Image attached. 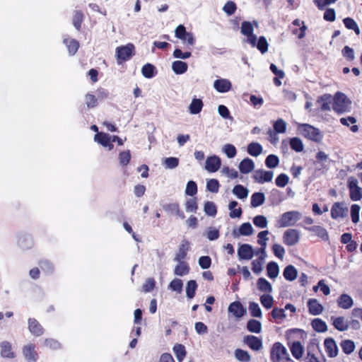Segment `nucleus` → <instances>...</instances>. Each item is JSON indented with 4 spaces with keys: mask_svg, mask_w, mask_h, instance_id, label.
<instances>
[{
    "mask_svg": "<svg viewBox=\"0 0 362 362\" xmlns=\"http://www.w3.org/2000/svg\"><path fill=\"white\" fill-rule=\"evenodd\" d=\"M119 161L122 166H126L129 164L131 159V153L129 150L124 151L119 154Z\"/></svg>",
    "mask_w": 362,
    "mask_h": 362,
    "instance_id": "obj_60",
    "label": "nucleus"
},
{
    "mask_svg": "<svg viewBox=\"0 0 362 362\" xmlns=\"http://www.w3.org/2000/svg\"><path fill=\"white\" fill-rule=\"evenodd\" d=\"M228 312L234 317H243L246 313V310L239 301H235L228 306Z\"/></svg>",
    "mask_w": 362,
    "mask_h": 362,
    "instance_id": "obj_18",
    "label": "nucleus"
},
{
    "mask_svg": "<svg viewBox=\"0 0 362 362\" xmlns=\"http://www.w3.org/2000/svg\"><path fill=\"white\" fill-rule=\"evenodd\" d=\"M258 289L263 292L270 293L272 291L271 284L264 278H259L257 280Z\"/></svg>",
    "mask_w": 362,
    "mask_h": 362,
    "instance_id": "obj_48",
    "label": "nucleus"
},
{
    "mask_svg": "<svg viewBox=\"0 0 362 362\" xmlns=\"http://www.w3.org/2000/svg\"><path fill=\"white\" fill-rule=\"evenodd\" d=\"M232 192L240 199H246L249 194V190L242 185H235L233 187Z\"/></svg>",
    "mask_w": 362,
    "mask_h": 362,
    "instance_id": "obj_35",
    "label": "nucleus"
},
{
    "mask_svg": "<svg viewBox=\"0 0 362 362\" xmlns=\"http://www.w3.org/2000/svg\"><path fill=\"white\" fill-rule=\"evenodd\" d=\"M298 275V271L293 265H288L283 272L284 277L289 281H294Z\"/></svg>",
    "mask_w": 362,
    "mask_h": 362,
    "instance_id": "obj_31",
    "label": "nucleus"
},
{
    "mask_svg": "<svg viewBox=\"0 0 362 362\" xmlns=\"http://www.w3.org/2000/svg\"><path fill=\"white\" fill-rule=\"evenodd\" d=\"M305 228L310 232L314 233L325 241L329 240V235L327 230L320 226H313L311 227H306Z\"/></svg>",
    "mask_w": 362,
    "mask_h": 362,
    "instance_id": "obj_24",
    "label": "nucleus"
},
{
    "mask_svg": "<svg viewBox=\"0 0 362 362\" xmlns=\"http://www.w3.org/2000/svg\"><path fill=\"white\" fill-rule=\"evenodd\" d=\"M236 358L241 362H249L250 361V355L247 351L238 349L235 351Z\"/></svg>",
    "mask_w": 362,
    "mask_h": 362,
    "instance_id": "obj_55",
    "label": "nucleus"
},
{
    "mask_svg": "<svg viewBox=\"0 0 362 362\" xmlns=\"http://www.w3.org/2000/svg\"><path fill=\"white\" fill-rule=\"evenodd\" d=\"M238 256L240 260H250L254 256L252 247L249 244L240 245L238 250Z\"/></svg>",
    "mask_w": 362,
    "mask_h": 362,
    "instance_id": "obj_14",
    "label": "nucleus"
},
{
    "mask_svg": "<svg viewBox=\"0 0 362 362\" xmlns=\"http://www.w3.org/2000/svg\"><path fill=\"white\" fill-rule=\"evenodd\" d=\"M263 151L262 145L258 142H251L247 146V153L254 157L259 156Z\"/></svg>",
    "mask_w": 362,
    "mask_h": 362,
    "instance_id": "obj_34",
    "label": "nucleus"
},
{
    "mask_svg": "<svg viewBox=\"0 0 362 362\" xmlns=\"http://www.w3.org/2000/svg\"><path fill=\"white\" fill-rule=\"evenodd\" d=\"M222 151L226 155L228 158H234L237 154V149L234 145L227 144L223 146Z\"/></svg>",
    "mask_w": 362,
    "mask_h": 362,
    "instance_id": "obj_52",
    "label": "nucleus"
},
{
    "mask_svg": "<svg viewBox=\"0 0 362 362\" xmlns=\"http://www.w3.org/2000/svg\"><path fill=\"white\" fill-rule=\"evenodd\" d=\"M64 44L66 46L70 55H74L78 49L79 42L69 36H65L63 39Z\"/></svg>",
    "mask_w": 362,
    "mask_h": 362,
    "instance_id": "obj_21",
    "label": "nucleus"
},
{
    "mask_svg": "<svg viewBox=\"0 0 362 362\" xmlns=\"http://www.w3.org/2000/svg\"><path fill=\"white\" fill-rule=\"evenodd\" d=\"M189 249V243L185 240L182 242L179 247L178 252H177L174 260L176 262H181L186 257L187 252Z\"/></svg>",
    "mask_w": 362,
    "mask_h": 362,
    "instance_id": "obj_22",
    "label": "nucleus"
},
{
    "mask_svg": "<svg viewBox=\"0 0 362 362\" xmlns=\"http://www.w3.org/2000/svg\"><path fill=\"white\" fill-rule=\"evenodd\" d=\"M23 354L28 362H36L38 359V354L35 350V345L32 343L23 347Z\"/></svg>",
    "mask_w": 362,
    "mask_h": 362,
    "instance_id": "obj_13",
    "label": "nucleus"
},
{
    "mask_svg": "<svg viewBox=\"0 0 362 362\" xmlns=\"http://www.w3.org/2000/svg\"><path fill=\"white\" fill-rule=\"evenodd\" d=\"M267 276L270 279H275L279 273V268L275 262H270L267 266Z\"/></svg>",
    "mask_w": 362,
    "mask_h": 362,
    "instance_id": "obj_41",
    "label": "nucleus"
},
{
    "mask_svg": "<svg viewBox=\"0 0 362 362\" xmlns=\"http://www.w3.org/2000/svg\"><path fill=\"white\" fill-rule=\"evenodd\" d=\"M287 124L282 119H278L273 124L274 130L277 134H283L286 132Z\"/></svg>",
    "mask_w": 362,
    "mask_h": 362,
    "instance_id": "obj_49",
    "label": "nucleus"
},
{
    "mask_svg": "<svg viewBox=\"0 0 362 362\" xmlns=\"http://www.w3.org/2000/svg\"><path fill=\"white\" fill-rule=\"evenodd\" d=\"M95 141L111 151L114 148L112 136L104 132H98L94 136Z\"/></svg>",
    "mask_w": 362,
    "mask_h": 362,
    "instance_id": "obj_11",
    "label": "nucleus"
},
{
    "mask_svg": "<svg viewBox=\"0 0 362 362\" xmlns=\"http://www.w3.org/2000/svg\"><path fill=\"white\" fill-rule=\"evenodd\" d=\"M198 209L197 200L194 198L189 199L185 203V210L187 212L196 213Z\"/></svg>",
    "mask_w": 362,
    "mask_h": 362,
    "instance_id": "obj_62",
    "label": "nucleus"
},
{
    "mask_svg": "<svg viewBox=\"0 0 362 362\" xmlns=\"http://www.w3.org/2000/svg\"><path fill=\"white\" fill-rule=\"evenodd\" d=\"M337 303L340 308L349 309L353 305V299L347 294H342L339 297Z\"/></svg>",
    "mask_w": 362,
    "mask_h": 362,
    "instance_id": "obj_32",
    "label": "nucleus"
},
{
    "mask_svg": "<svg viewBox=\"0 0 362 362\" xmlns=\"http://www.w3.org/2000/svg\"><path fill=\"white\" fill-rule=\"evenodd\" d=\"M238 168L242 173L248 174L254 170L255 163L249 158H244L240 163Z\"/></svg>",
    "mask_w": 362,
    "mask_h": 362,
    "instance_id": "obj_23",
    "label": "nucleus"
},
{
    "mask_svg": "<svg viewBox=\"0 0 362 362\" xmlns=\"http://www.w3.org/2000/svg\"><path fill=\"white\" fill-rule=\"evenodd\" d=\"M247 328L251 332L259 333L261 331L262 325L258 320L251 319L247 322Z\"/></svg>",
    "mask_w": 362,
    "mask_h": 362,
    "instance_id": "obj_54",
    "label": "nucleus"
},
{
    "mask_svg": "<svg viewBox=\"0 0 362 362\" xmlns=\"http://www.w3.org/2000/svg\"><path fill=\"white\" fill-rule=\"evenodd\" d=\"M241 33L247 37V42L252 47L256 45L257 36L253 33L254 28L252 23L249 21H243L240 28Z\"/></svg>",
    "mask_w": 362,
    "mask_h": 362,
    "instance_id": "obj_7",
    "label": "nucleus"
},
{
    "mask_svg": "<svg viewBox=\"0 0 362 362\" xmlns=\"http://www.w3.org/2000/svg\"><path fill=\"white\" fill-rule=\"evenodd\" d=\"M219 186V182L216 179H210L206 182V189L213 193L218 192Z\"/></svg>",
    "mask_w": 362,
    "mask_h": 362,
    "instance_id": "obj_64",
    "label": "nucleus"
},
{
    "mask_svg": "<svg viewBox=\"0 0 362 362\" xmlns=\"http://www.w3.org/2000/svg\"><path fill=\"white\" fill-rule=\"evenodd\" d=\"M18 244L23 249H28L33 246V242L29 235H23L19 237Z\"/></svg>",
    "mask_w": 362,
    "mask_h": 362,
    "instance_id": "obj_50",
    "label": "nucleus"
},
{
    "mask_svg": "<svg viewBox=\"0 0 362 362\" xmlns=\"http://www.w3.org/2000/svg\"><path fill=\"white\" fill-rule=\"evenodd\" d=\"M274 173L272 171H267L264 170H256L254 171L252 178L259 184L269 182L272 180Z\"/></svg>",
    "mask_w": 362,
    "mask_h": 362,
    "instance_id": "obj_10",
    "label": "nucleus"
},
{
    "mask_svg": "<svg viewBox=\"0 0 362 362\" xmlns=\"http://www.w3.org/2000/svg\"><path fill=\"white\" fill-rule=\"evenodd\" d=\"M268 42L264 36L259 37L258 41H256L255 47L260 51L262 54H264L268 50Z\"/></svg>",
    "mask_w": 362,
    "mask_h": 362,
    "instance_id": "obj_59",
    "label": "nucleus"
},
{
    "mask_svg": "<svg viewBox=\"0 0 362 362\" xmlns=\"http://www.w3.org/2000/svg\"><path fill=\"white\" fill-rule=\"evenodd\" d=\"M244 341L251 349L254 351H259L262 347V340L253 335H248L245 337Z\"/></svg>",
    "mask_w": 362,
    "mask_h": 362,
    "instance_id": "obj_20",
    "label": "nucleus"
},
{
    "mask_svg": "<svg viewBox=\"0 0 362 362\" xmlns=\"http://www.w3.org/2000/svg\"><path fill=\"white\" fill-rule=\"evenodd\" d=\"M347 187L349 190L350 199L354 202L362 199V188L358 186V182L354 177H349L347 180Z\"/></svg>",
    "mask_w": 362,
    "mask_h": 362,
    "instance_id": "obj_6",
    "label": "nucleus"
},
{
    "mask_svg": "<svg viewBox=\"0 0 362 362\" xmlns=\"http://www.w3.org/2000/svg\"><path fill=\"white\" fill-rule=\"evenodd\" d=\"M350 104L351 102L346 95L338 92L334 98L332 107L336 112L341 114L349 111Z\"/></svg>",
    "mask_w": 362,
    "mask_h": 362,
    "instance_id": "obj_5",
    "label": "nucleus"
},
{
    "mask_svg": "<svg viewBox=\"0 0 362 362\" xmlns=\"http://www.w3.org/2000/svg\"><path fill=\"white\" fill-rule=\"evenodd\" d=\"M270 358L272 362H295L292 360L286 349L280 342H275L270 351Z\"/></svg>",
    "mask_w": 362,
    "mask_h": 362,
    "instance_id": "obj_1",
    "label": "nucleus"
},
{
    "mask_svg": "<svg viewBox=\"0 0 362 362\" xmlns=\"http://www.w3.org/2000/svg\"><path fill=\"white\" fill-rule=\"evenodd\" d=\"M187 64L182 61H175L172 64V69L176 74H185L187 71Z\"/></svg>",
    "mask_w": 362,
    "mask_h": 362,
    "instance_id": "obj_36",
    "label": "nucleus"
},
{
    "mask_svg": "<svg viewBox=\"0 0 362 362\" xmlns=\"http://www.w3.org/2000/svg\"><path fill=\"white\" fill-rule=\"evenodd\" d=\"M334 327L339 331H345L349 327V323L345 318H334Z\"/></svg>",
    "mask_w": 362,
    "mask_h": 362,
    "instance_id": "obj_53",
    "label": "nucleus"
},
{
    "mask_svg": "<svg viewBox=\"0 0 362 362\" xmlns=\"http://www.w3.org/2000/svg\"><path fill=\"white\" fill-rule=\"evenodd\" d=\"M290 146L296 152H301L304 148L303 141L298 137H293L290 139Z\"/></svg>",
    "mask_w": 362,
    "mask_h": 362,
    "instance_id": "obj_46",
    "label": "nucleus"
},
{
    "mask_svg": "<svg viewBox=\"0 0 362 362\" xmlns=\"http://www.w3.org/2000/svg\"><path fill=\"white\" fill-rule=\"evenodd\" d=\"M204 107L202 99L194 98L188 107V111L192 115L199 114Z\"/></svg>",
    "mask_w": 362,
    "mask_h": 362,
    "instance_id": "obj_25",
    "label": "nucleus"
},
{
    "mask_svg": "<svg viewBox=\"0 0 362 362\" xmlns=\"http://www.w3.org/2000/svg\"><path fill=\"white\" fill-rule=\"evenodd\" d=\"M179 264L175 267L174 273L177 276H182L189 272V267L186 262H178Z\"/></svg>",
    "mask_w": 362,
    "mask_h": 362,
    "instance_id": "obj_38",
    "label": "nucleus"
},
{
    "mask_svg": "<svg viewBox=\"0 0 362 362\" xmlns=\"http://www.w3.org/2000/svg\"><path fill=\"white\" fill-rule=\"evenodd\" d=\"M290 350L292 356L297 360L302 358L304 352V348L300 341H293L290 346Z\"/></svg>",
    "mask_w": 362,
    "mask_h": 362,
    "instance_id": "obj_26",
    "label": "nucleus"
},
{
    "mask_svg": "<svg viewBox=\"0 0 362 362\" xmlns=\"http://www.w3.org/2000/svg\"><path fill=\"white\" fill-rule=\"evenodd\" d=\"M302 218V214L298 211H289L283 213L276 221L278 228L293 226Z\"/></svg>",
    "mask_w": 362,
    "mask_h": 362,
    "instance_id": "obj_2",
    "label": "nucleus"
},
{
    "mask_svg": "<svg viewBox=\"0 0 362 362\" xmlns=\"http://www.w3.org/2000/svg\"><path fill=\"white\" fill-rule=\"evenodd\" d=\"M298 130L304 137L315 142H320L323 138L321 132L308 124H300Z\"/></svg>",
    "mask_w": 362,
    "mask_h": 362,
    "instance_id": "obj_4",
    "label": "nucleus"
},
{
    "mask_svg": "<svg viewBox=\"0 0 362 362\" xmlns=\"http://www.w3.org/2000/svg\"><path fill=\"white\" fill-rule=\"evenodd\" d=\"M279 159L274 154L269 155L265 160V165L269 168H274L279 165Z\"/></svg>",
    "mask_w": 362,
    "mask_h": 362,
    "instance_id": "obj_56",
    "label": "nucleus"
},
{
    "mask_svg": "<svg viewBox=\"0 0 362 362\" xmlns=\"http://www.w3.org/2000/svg\"><path fill=\"white\" fill-rule=\"evenodd\" d=\"M238 203L236 201H232L228 204V209L230 210L229 216L231 218H240L242 215V209L237 208Z\"/></svg>",
    "mask_w": 362,
    "mask_h": 362,
    "instance_id": "obj_37",
    "label": "nucleus"
},
{
    "mask_svg": "<svg viewBox=\"0 0 362 362\" xmlns=\"http://www.w3.org/2000/svg\"><path fill=\"white\" fill-rule=\"evenodd\" d=\"M146 325V318H134V324L132 330V334L136 337H138L141 334V326Z\"/></svg>",
    "mask_w": 362,
    "mask_h": 362,
    "instance_id": "obj_44",
    "label": "nucleus"
},
{
    "mask_svg": "<svg viewBox=\"0 0 362 362\" xmlns=\"http://www.w3.org/2000/svg\"><path fill=\"white\" fill-rule=\"evenodd\" d=\"M340 346L342 351L346 355L351 354L356 347L354 342L351 339L342 340L340 343Z\"/></svg>",
    "mask_w": 362,
    "mask_h": 362,
    "instance_id": "obj_39",
    "label": "nucleus"
},
{
    "mask_svg": "<svg viewBox=\"0 0 362 362\" xmlns=\"http://www.w3.org/2000/svg\"><path fill=\"white\" fill-rule=\"evenodd\" d=\"M343 23L347 29L354 30L357 35L360 34L359 27L353 18L346 17L343 19Z\"/></svg>",
    "mask_w": 362,
    "mask_h": 362,
    "instance_id": "obj_42",
    "label": "nucleus"
},
{
    "mask_svg": "<svg viewBox=\"0 0 362 362\" xmlns=\"http://www.w3.org/2000/svg\"><path fill=\"white\" fill-rule=\"evenodd\" d=\"M231 83L226 78L216 79L214 82V89L219 93H227L231 89Z\"/></svg>",
    "mask_w": 362,
    "mask_h": 362,
    "instance_id": "obj_16",
    "label": "nucleus"
},
{
    "mask_svg": "<svg viewBox=\"0 0 362 362\" xmlns=\"http://www.w3.org/2000/svg\"><path fill=\"white\" fill-rule=\"evenodd\" d=\"M1 356L3 358H13L15 353L12 351L11 344L8 341H3L0 344Z\"/></svg>",
    "mask_w": 362,
    "mask_h": 362,
    "instance_id": "obj_27",
    "label": "nucleus"
},
{
    "mask_svg": "<svg viewBox=\"0 0 362 362\" xmlns=\"http://www.w3.org/2000/svg\"><path fill=\"white\" fill-rule=\"evenodd\" d=\"M317 103H321V110L322 111H329L332 103V97L329 94H325L320 97Z\"/></svg>",
    "mask_w": 362,
    "mask_h": 362,
    "instance_id": "obj_30",
    "label": "nucleus"
},
{
    "mask_svg": "<svg viewBox=\"0 0 362 362\" xmlns=\"http://www.w3.org/2000/svg\"><path fill=\"white\" fill-rule=\"evenodd\" d=\"M325 351L328 356L333 358L338 354V348L335 341L332 338H327L324 342Z\"/></svg>",
    "mask_w": 362,
    "mask_h": 362,
    "instance_id": "obj_19",
    "label": "nucleus"
},
{
    "mask_svg": "<svg viewBox=\"0 0 362 362\" xmlns=\"http://www.w3.org/2000/svg\"><path fill=\"white\" fill-rule=\"evenodd\" d=\"M300 239V235L296 229H288L283 235L284 243L288 246H293L296 245Z\"/></svg>",
    "mask_w": 362,
    "mask_h": 362,
    "instance_id": "obj_12",
    "label": "nucleus"
},
{
    "mask_svg": "<svg viewBox=\"0 0 362 362\" xmlns=\"http://www.w3.org/2000/svg\"><path fill=\"white\" fill-rule=\"evenodd\" d=\"M309 312L313 315H320L323 308L315 299H310L308 302Z\"/></svg>",
    "mask_w": 362,
    "mask_h": 362,
    "instance_id": "obj_29",
    "label": "nucleus"
},
{
    "mask_svg": "<svg viewBox=\"0 0 362 362\" xmlns=\"http://www.w3.org/2000/svg\"><path fill=\"white\" fill-rule=\"evenodd\" d=\"M311 325L313 329L318 332H323L327 330V325L320 318H313Z\"/></svg>",
    "mask_w": 362,
    "mask_h": 362,
    "instance_id": "obj_47",
    "label": "nucleus"
},
{
    "mask_svg": "<svg viewBox=\"0 0 362 362\" xmlns=\"http://www.w3.org/2000/svg\"><path fill=\"white\" fill-rule=\"evenodd\" d=\"M197 288V284L194 280H190L187 282L186 286V295L188 298H193Z\"/></svg>",
    "mask_w": 362,
    "mask_h": 362,
    "instance_id": "obj_45",
    "label": "nucleus"
},
{
    "mask_svg": "<svg viewBox=\"0 0 362 362\" xmlns=\"http://www.w3.org/2000/svg\"><path fill=\"white\" fill-rule=\"evenodd\" d=\"M29 329L30 332L37 336H41L44 333V329L35 318L29 320Z\"/></svg>",
    "mask_w": 362,
    "mask_h": 362,
    "instance_id": "obj_28",
    "label": "nucleus"
},
{
    "mask_svg": "<svg viewBox=\"0 0 362 362\" xmlns=\"http://www.w3.org/2000/svg\"><path fill=\"white\" fill-rule=\"evenodd\" d=\"M204 211L206 215L210 216H215L217 214L216 204L214 202L209 201L205 202L204 206Z\"/></svg>",
    "mask_w": 362,
    "mask_h": 362,
    "instance_id": "obj_51",
    "label": "nucleus"
},
{
    "mask_svg": "<svg viewBox=\"0 0 362 362\" xmlns=\"http://www.w3.org/2000/svg\"><path fill=\"white\" fill-rule=\"evenodd\" d=\"M265 196L262 192H255L251 196V206L257 208L264 203Z\"/></svg>",
    "mask_w": 362,
    "mask_h": 362,
    "instance_id": "obj_33",
    "label": "nucleus"
},
{
    "mask_svg": "<svg viewBox=\"0 0 362 362\" xmlns=\"http://www.w3.org/2000/svg\"><path fill=\"white\" fill-rule=\"evenodd\" d=\"M253 228L250 223H244L240 226L238 230L234 229L232 235L235 238H238L240 235H250L253 233Z\"/></svg>",
    "mask_w": 362,
    "mask_h": 362,
    "instance_id": "obj_17",
    "label": "nucleus"
},
{
    "mask_svg": "<svg viewBox=\"0 0 362 362\" xmlns=\"http://www.w3.org/2000/svg\"><path fill=\"white\" fill-rule=\"evenodd\" d=\"M253 223L259 228H265L267 226L268 221L264 216L257 215L254 217Z\"/></svg>",
    "mask_w": 362,
    "mask_h": 362,
    "instance_id": "obj_58",
    "label": "nucleus"
},
{
    "mask_svg": "<svg viewBox=\"0 0 362 362\" xmlns=\"http://www.w3.org/2000/svg\"><path fill=\"white\" fill-rule=\"evenodd\" d=\"M39 265L42 271L46 274H51L54 271L53 264L48 260H41L39 263Z\"/></svg>",
    "mask_w": 362,
    "mask_h": 362,
    "instance_id": "obj_63",
    "label": "nucleus"
},
{
    "mask_svg": "<svg viewBox=\"0 0 362 362\" xmlns=\"http://www.w3.org/2000/svg\"><path fill=\"white\" fill-rule=\"evenodd\" d=\"M175 356L179 362H182L185 358L187 351L184 345L181 344H176L173 349Z\"/></svg>",
    "mask_w": 362,
    "mask_h": 362,
    "instance_id": "obj_40",
    "label": "nucleus"
},
{
    "mask_svg": "<svg viewBox=\"0 0 362 362\" xmlns=\"http://www.w3.org/2000/svg\"><path fill=\"white\" fill-rule=\"evenodd\" d=\"M183 283L180 279H173L168 285V288L180 293L182 291Z\"/></svg>",
    "mask_w": 362,
    "mask_h": 362,
    "instance_id": "obj_57",
    "label": "nucleus"
},
{
    "mask_svg": "<svg viewBox=\"0 0 362 362\" xmlns=\"http://www.w3.org/2000/svg\"><path fill=\"white\" fill-rule=\"evenodd\" d=\"M141 74L145 78H151L156 74V67L153 64L148 63L142 67Z\"/></svg>",
    "mask_w": 362,
    "mask_h": 362,
    "instance_id": "obj_43",
    "label": "nucleus"
},
{
    "mask_svg": "<svg viewBox=\"0 0 362 362\" xmlns=\"http://www.w3.org/2000/svg\"><path fill=\"white\" fill-rule=\"evenodd\" d=\"M221 159L216 156H211L206 158L205 169L210 173L216 172L221 167Z\"/></svg>",
    "mask_w": 362,
    "mask_h": 362,
    "instance_id": "obj_15",
    "label": "nucleus"
},
{
    "mask_svg": "<svg viewBox=\"0 0 362 362\" xmlns=\"http://www.w3.org/2000/svg\"><path fill=\"white\" fill-rule=\"evenodd\" d=\"M307 353L305 356V362H326V359L321 352L319 344L315 341L310 342L307 346Z\"/></svg>",
    "mask_w": 362,
    "mask_h": 362,
    "instance_id": "obj_3",
    "label": "nucleus"
},
{
    "mask_svg": "<svg viewBox=\"0 0 362 362\" xmlns=\"http://www.w3.org/2000/svg\"><path fill=\"white\" fill-rule=\"evenodd\" d=\"M349 209L344 202H335L331 208V217L333 219L344 218L347 216Z\"/></svg>",
    "mask_w": 362,
    "mask_h": 362,
    "instance_id": "obj_8",
    "label": "nucleus"
},
{
    "mask_svg": "<svg viewBox=\"0 0 362 362\" xmlns=\"http://www.w3.org/2000/svg\"><path fill=\"white\" fill-rule=\"evenodd\" d=\"M134 48V47L132 44L118 47L116 49V56L117 57L118 64H120L122 62L129 60L132 55Z\"/></svg>",
    "mask_w": 362,
    "mask_h": 362,
    "instance_id": "obj_9",
    "label": "nucleus"
},
{
    "mask_svg": "<svg viewBox=\"0 0 362 362\" xmlns=\"http://www.w3.org/2000/svg\"><path fill=\"white\" fill-rule=\"evenodd\" d=\"M83 20V14L81 11H76L73 17V24L76 30H79Z\"/></svg>",
    "mask_w": 362,
    "mask_h": 362,
    "instance_id": "obj_61",
    "label": "nucleus"
}]
</instances>
